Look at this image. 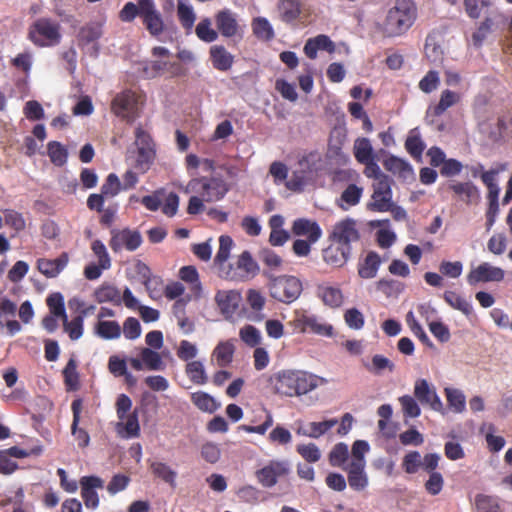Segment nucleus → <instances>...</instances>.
<instances>
[{
	"instance_id": "f257e3e1",
	"label": "nucleus",
	"mask_w": 512,
	"mask_h": 512,
	"mask_svg": "<svg viewBox=\"0 0 512 512\" xmlns=\"http://www.w3.org/2000/svg\"><path fill=\"white\" fill-rule=\"evenodd\" d=\"M134 136L135 140L126 152V161L132 168L145 173L155 160V144L150 134L140 125L135 128Z\"/></svg>"
},
{
	"instance_id": "f03ea898",
	"label": "nucleus",
	"mask_w": 512,
	"mask_h": 512,
	"mask_svg": "<svg viewBox=\"0 0 512 512\" xmlns=\"http://www.w3.org/2000/svg\"><path fill=\"white\" fill-rule=\"evenodd\" d=\"M277 393L293 397L307 394L319 385V378L301 371H282L272 379Z\"/></svg>"
},
{
	"instance_id": "7ed1b4c3",
	"label": "nucleus",
	"mask_w": 512,
	"mask_h": 512,
	"mask_svg": "<svg viewBox=\"0 0 512 512\" xmlns=\"http://www.w3.org/2000/svg\"><path fill=\"white\" fill-rule=\"evenodd\" d=\"M415 19L416 7L413 0H396L388 11L385 31L390 36L401 35L413 25Z\"/></svg>"
},
{
	"instance_id": "20e7f679",
	"label": "nucleus",
	"mask_w": 512,
	"mask_h": 512,
	"mask_svg": "<svg viewBox=\"0 0 512 512\" xmlns=\"http://www.w3.org/2000/svg\"><path fill=\"white\" fill-rule=\"evenodd\" d=\"M28 35L29 39L40 47L55 46L61 40L59 24L46 18L35 21L30 26Z\"/></svg>"
},
{
	"instance_id": "39448f33",
	"label": "nucleus",
	"mask_w": 512,
	"mask_h": 512,
	"mask_svg": "<svg viewBox=\"0 0 512 512\" xmlns=\"http://www.w3.org/2000/svg\"><path fill=\"white\" fill-rule=\"evenodd\" d=\"M302 283L294 276L273 277L270 280V295L283 303H292L302 292Z\"/></svg>"
},
{
	"instance_id": "423d86ee",
	"label": "nucleus",
	"mask_w": 512,
	"mask_h": 512,
	"mask_svg": "<svg viewBox=\"0 0 512 512\" xmlns=\"http://www.w3.org/2000/svg\"><path fill=\"white\" fill-rule=\"evenodd\" d=\"M186 190L200 194L206 202L221 200L228 191L226 183L221 178H195L192 179Z\"/></svg>"
},
{
	"instance_id": "0eeeda50",
	"label": "nucleus",
	"mask_w": 512,
	"mask_h": 512,
	"mask_svg": "<svg viewBox=\"0 0 512 512\" xmlns=\"http://www.w3.org/2000/svg\"><path fill=\"white\" fill-rule=\"evenodd\" d=\"M141 104L142 99L139 94L125 90L115 96L111 108L116 116L132 123L139 116Z\"/></svg>"
},
{
	"instance_id": "6e6552de",
	"label": "nucleus",
	"mask_w": 512,
	"mask_h": 512,
	"mask_svg": "<svg viewBox=\"0 0 512 512\" xmlns=\"http://www.w3.org/2000/svg\"><path fill=\"white\" fill-rule=\"evenodd\" d=\"M291 472L290 462L286 459H272L256 470L257 482L264 488H272Z\"/></svg>"
},
{
	"instance_id": "1a4fd4ad",
	"label": "nucleus",
	"mask_w": 512,
	"mask_h": 512,
	"mask_svg": "<svg viewBox=\"0 0 512 512\" xmlns=\"http://www.w3.org/2000/svg\"><path fill=\"white\" fill-rule=\"evenodd\" d=\"M290 324L299 332H312L317 335L331 337L333 335V326L323 322L315 315L304 311H296Z\"/></svg>"
},
{
	"instance_id": "9d476101",
	"label": "nucleus",
	"mask_w": 512,
	"mask_h": 512,
	"mask_svg": "<svg viewBox=\"0 0 512 512\" xmlns=\"http://www.w3.org/2000/svg\"><path fill=\"white\" fill-rule=\"evenodd\" d=\"M505 275L506 272L504 269L485 261L469 270L466 281L470 286L488 282L499 283L505 279Z\"/></svg>"
},
{
	"instance_id": "9b49d317",
	"label": "nucleus",
	"mask_w": 512,
	"mask_h": 512,
	"mask_svg": "<svg viewBox=\"0 0 512 512\" xmlns=\"http://www.w3.org/2000/svg\"><path fill=\"white\" fill-rule=\"evenodd\" d=\"M258 270L259 267L252 259L251 255L248 252H243L237 260L236 268H233L231 265L223 266L222 277L234 281H241L255 276Z\"/></svg>"
},
{
	"instance_id": "f8f14e48",
	"label": "nucleus",
	"mask_w": 512,
	"mask_h": 512,
	"mask_svg": "<svg viewBox=\"0 0 512 512\" xmlns=\"http://www.w3.org/2000/svg\"><path fill=\"white\" fill-rule=\"evenodd\" d=\"M138 4L139 16L143 19L146 29L153 36L161 34L164 23L160 12L156 9L154 0H138Z\"/></svg>"
},
{
	"instance_id": "ddd939ff",
	"label": "nucleus",
	"mask_w": 512,
	"mask_h": 512,
	"mask_svg": "<svg viewBox=\"0 0 512 512\" xmlns=\"http://www.w3.org/2000/svg\"><path fill=\"white\" fill-rule=\"evenodd\" d=\"M414 395L423 405H428L436 412L444 413V405L437 394L436 388L426 379L415 381Z\"/></svg>"
},
{
	"instance_id": "4468645a",
	"label": "nucleus",
	"mask_w": 512,
	"mask_h": 512,
	"mask_svg": "<svg viewBox=\"0 0 512 512\" xmlns=\"http://www.w3.org/2000/svg\"><path fill=\"white\" fill-rule=\"evenodd\" d=\"M393 206L389 180L373 183V194L367 208L377 212H387Z\"/></svg>"
},
{
	"instance_id": "2eb2a0df",
	"label": "nucleus",
	"mask_w": 512,
	"mask_h": 512,
	"mask_svg": "<svg viewBox=\"0 0 512 512\" xmlns=\"http://www.w3.org/2000/svg\"><path fill=\"white\" fill-rule=\"evenodd\" d=\"M142 243V237L138 231L123 229L112 230L109 245L114 252L122 249L128 251L136 250Z\"/></svg>"
},
{
	"instance_id": "dca6fc26",
	"label": "nucleus",
	"mask_w": 512,
	"mask_h": 512,
	"mask_svg": "<svg viewBox=\"0 0 512 512\" xmlns=\"http://www.w3.org/2000/svg\"><path fill=\"white\" fill-rule=\"evenodd\" d=\"M152 56L155 58L153 61L143 63V74L147 78H154L171 67L169 60L170 51L165 47H154L152 49Z\"/></svg>"
},
{
	"instance_id": "f3484780",
	"label": "nucleus",
	"mask_w": 512,
	"mask_h": 512,
	"mask_svg": "<svg viewBox=\"0 0 512 512\" xmlns=\"http://www.w3.org/2000/svg\"><path fill=\"white\" fill-rule=\"evenodd\" d=\"M360 234L357 228L356 221L346 218L337 222L332 230V240L343 246L350 247L351 243L359 240Z\"/></svg>"
},
{
	"instance_id": "a211bd4d",
	"label": "nucleus",
	"mask_w": 512,
	"mask_h": 512,
	"mask_svg": "<svg viewBox=\"0 0 512 512\" xmlns=\"http://www.w3.org/2000/svg\"><path fill=\"white\" fill-rule=\"evenodd\" d=\"M215 24L218 32L227 38H232L241 32L237 14L230 9H222L215 14Z\"/></svg>"
},
{
	"instance_id": "6ab92c4d",
	"label": "nucleus",
	"mask_w": 512,
	"mask_h": 512,
	"mask_svg": "<svg viewBox=\"0 0 512 512\" xmlns=\"http://www.w3.org/2000/svg\"><path fill=\"white\" fill-rule=\"evenodd\" d=\"M242 297L237 290H219L215 302L226 319H231L239 308Z\"/></svg>"
},
{
	"instance_id": "aec40b11",
	"label": "nucleus",
	"mask_w": 512,
	"mask_h": 512,
	"mask_svg": "<svg viewBox=\"0 0 512 512\" xmlns=\"http://www.w3.org/2000/svg\"><path fill=\"white\" fill-rule=\"evenodd\" d=\"M81 496L87 508L95 509L99 505L97 488H102L104 481L96 476H85L80 480Z\"/></svg>"
},
{
	"instance_id": "412c9836",
	"label": "nucleus",
	"mask_w": 512,
	"mask_h": 512,
	"mask_svg": "<svg viewBox=\"0 0 512 512\" xmlns=\"http://www.w3.org/2000/svg\"><path fill=\"white\" fill-rule=\"evenodd\" d=\"M311 178V169L308 157L302 158L290 178L286 181V187L293 192H302Z\"/></svg>"
},
{
	"instance_id": "4be33fe9",
	"label": "nucleus",
	"mask_w": 512,
	"mask_h": 512,
	"mask_svg": "<svg viewBox=\"0 0 512 512\" xmlns=\"http://www.w3.org/2000/svg\"><path fill=\"white\" fill-rule=\"evenodd\" d=\"M235 341L232 339L219 341L211 353V361L218 367L229 366L234 358Z\"/></svg>"
},
{
	"instance_id": "5701e85b",
	"label": "nucleus",
	"mask_w": 512,
	"mask_h": 512,
	"mask_svg": "<svg viewBox=\"0 0 512 512\" xmlns=\"http://www.w3.org/2000/svg\"><path fill=\"white\" fill-rule=\"evenodd\" d=\"M366 465L346 464L343 470L347 473L348 484L351 489L361 492L369 485V478L365 471Z\"/></svg>"
},
{
	"instance_id": "b1692460",
	"label": "nucleus",
	"mask_w": 512,
	"mask_h": 512,
	"mask_svg": "<svg viewBox=\"0 0 512 512\" xmlns=\"http://www.w3.org/2000/svg\"><path fill=\"white\" fill-rule=\"evenodd\" d=\"M337 423L338 421L336 419H329L322 422H310L308 424L298 421L296 423V433L301 436L317 439L333 428Z\"/></svg>"
},
{
	"instance_id": "393cba45",
	"label": "nucleus",
	"mask_w": 512,
	"mask_h": 512,
	"mask_svg": "<svg viewBox=\"0 0 512 512\" xmlns=\"http://www.w3.org/2000/svg\"><path fill=\"white\" fill-rule=\"evenodd\" d=\"M317 296L322 300L324 305L331 308L340 307L343 303V293L337 286L330 283H321L317 286Z\"/></svg>"
},
{
	"instance_id": "a878e982",
	"label": "nucleus",
	"mask_w": 512,
	"mask_h": 512,
	"mask_svg": "<svg viewBox=\"0 0 512 512\" xmlns=\"http://www.w3.org/2000/svg\"><path fill=\"white\" fill-rule=\"evenodd\" d=\"M292 231L297 236H306L310 243H316L322 235L321 228L315 221L304 218L294 221Z\"/></svg>"
},
{
	"instance_id": "bb28decb",
	"label": "nucleus",
	"mask_w": 512,
	"mask_h": 512,
	"mask_svg": "<svg viewBox=\"0 0 512 512\" xmlns=\"http://www.w3.org/2000/svg\"><path fill=\"white\" fill-rule=\"evenodd\" d=\"M449 188L466 204H477L480 201L479 189L472 182H454Z\"/></svg>"
},
{
	"instance_id": "cd10ccee",
	"label": "nucleus",
	"mask_w": 512,
	"mask_h": 512,
	"mask_svg": "<svg viewBox=\"0 0 512 512\" xmlns=\"http://www.w3.org/2000/svg\"><path fill=\"white\" fill-rule=\"evenodd\" d=\"M115 430L121 438L130 439L139 436L140 425L136 412L130 413L125 419H118Z\"/></svg>"
},
{
	"instance_id": "c85d7f7f",
	"label": "nucleus",
	"mask_w": 512,
	"mask_h": 512,
	"mask_svg": "<svg viewBox=\"0 0 512 512\" xmlns=\"http://www.w3.org/2000/svg\"><path fill=\"white\" fill-rule=\"evenodd\" d=\"M68 256L63 253L56 259H39L37 262L38 270L46 277H56L67 265Z\"/></svg>"
},
{
	"instance_id": "c756f323",
	"label": "nucleus",
	"mask_w": 512,
	"mask_h": 512,
	"mask_svg": "<svg viewBox=\"0 0 512 512\" xmlns=\"http://www.w3.org/2000/svg\"><path fill=\"white\" fill-rule=\"evenodd\" d=\"M210 58L214 68L220 71L229 70L234 62V56L222 45L210 47Z\"/></svg>"
},
{
	"instance_id": "7c9ffc66",
	"label": "nucleus",
	"mask_w": 512,
	"mask_h": 512,
	"mask_svg": "<svg viewBox=\"0 0 512 512\" xmlns=\"http://www.w3.org/2000/svg\"><path fill=\"white\" fill-rule=\"evenodd\" d=\"M460 100V95L451 90H444L440 95L439 103L433 107H429L426 113L427 118L440 116L448 108L452 107Z\"/></svg>"
},
{
	"instance_id": "2f4dec72",
	"label": "nucleus",
	"mask_w": 512,
	"mask_h": 512,
	"mask_svg": "<svg viewBox=\"0 0 512 512\" xmlns=\"http://www.w3.org/2000/svg\"><path fill=\"white\" fill-rule=\"evenodd\" d=\"M334 49V43L326 35H318L314 38H311L306 42L304 46L305 54L311 59L316 58L318 50H327L328 52H333Z\"/></svg>"
},
{
	"instance_id": "473e14b6",
	"label": "nucleus",
	"mask_w": 512,
	"mask_h": 512,
	"mask_svg": "<svg viewBox=\"0 0 512 512\" xmlns=\"http://www.w3.org/2000/svg\"><path fill=\"white\" fill-rule=\"evenodd\" d=\"M350 256V247L339 245L329 246L323 252V258L326 263L341 267L346 263Z\"/></svg>"
},
{
	"instance_id": "72a5a7b5",
	"label": "nucleus",
	"mask_w": 512,
	"mask_h": 512,
	"mask_svg": "<svg viewBox=\"0 0 512 512\" xmlns=\"http://www.w3.org/2000/svg\"><path fill=\"white\" fill-rule=\"evenodd\" d=\"M277 8L280 19L286 23L295 21L301 14L300 0H280Z\"/></svg>"
},
{
	"instance_id": "f704fd0d",
	"label": "nucleus",
	"mask_w": 512,
	"mask_h": 512,
	"mask_svg": "<svg viewBox=\"0 0 512 512\" xmlns=\"http://www.w3.org/2000/svg\"><path fill=\"white\" fill-rule=\"evenodd\" d=\"M384 167L394 175H397L403 179H408L413 176V169L411 165L405 160L390 156L384 161Z\"/></svg>"
},
{
	"instance_id": "c9c22d12",
	"label": "nucleus",
	"mask_w": 512,
	"mask_h": 512,
	"mask_svg": "<svg viewBox=\"0 0 512 512\" xmlns=\"http://www.w3.org/2000/svg\"><path fill=\"white\" fill-rule=\"evenodd\" d=\"M252 32L256 38L262 41H270L274 38L275 33L272 24L265 17H255L251 22Z\"/></svg>"
},
{
	"instance_id": "e433bc0d",
	"label": "nucleus",
	"mask_w": 512,
	"mask_h": 512,
	"mask_svg": "<svg viewBox=\"0 0 512 512\" xmlns=\"http://www.w3.org/2000/svg\"><path fill=\"white\" fill-rule=\"evenodd\" d=\"M445 302L453 309L462 312L466 316H470L473 312L471 303L459 293L448 290L443 294Z\"/></svg>"
},
{
	"instance_id": "4c0bfd02",
	"label": "nucleus",
	"mask_w": 512,
	"mask_h": 512,
	"mask_svg": "<svg viewBox=\"0 0 512 512\" xmlns=\"http://www.w3.org/2000/svg\"><path fill=\"white\" fill-rule=\"evenodd\" d=\"M152 474L169 484L171 487L176 486L177 472L173 470L168 464L162 461H153L150 464Z\"/></svg>"
},
{
	"instance_id": "58836bf2",
	"label": "nucleus",
	"mask_w": 512,
	"mask_h": 512,
	"mask_svg": "<svg viewBox=\"0 0 512 512\" xmlns=\"http://www.w3.org/2000/svg\"><path fill=\"white\" fill-rule=\"evenodd\" d=\"M139 355L143 360L145 368L150 371H160L164 369V362L159 352L148 347L139 349Z\"/></svg>"
},
{
	"instance_id": "ea45409f",
	"label": "nucleus",
	"mask_w": 512,
	"mask_h": 512,
	"mask_svg": "<svg viewBox=\"0 0 512 512\" xmlns=\"http://www.w3.org/2000/svg\"><path fill=\"white\" fill-rule=\"evenodd\" d=\"M247 302L250 308L253 310L248 316V318L252 321L263 320L264 315L262 314L261 311L265 305L264 296L256 290H249L247 294Z\"/></svg>"
},
{
	"instance_id": "a19ab883",
	"label": "nucleus",
	"mask_w": 512,
	"mask_h": 512,
	"mask_svg": "<svg viewBox=\"0 0 512 512\" xmlns=\"http://www.w3.org/2000/svg\"><path fill=\"white\" fill-rule=\"evenodd\" d=\"M186 303H187V301L184 299L177 300L173 306V313L177 319V324H178L179 328L181 329V331L184 334L188 335L194 331V324L185 315Z\"/></svg>"
},
{
	"instance_id": "79ce46f5",
	"label": "nucleus",
	"mask_w": 512,
	"mask_h": 512,
	"mask_svg": "<svg viewBox=\"0 0 512 512\" xmlns=\"http://www.w3.org/2000/svg\"><path fill=\"white\" fill-rule=\"evenodd\" d=\"M444 392L448 405L454 413L460 414L466 410V397L461 390L457 388L446 387Z\"/></svg>"
},
{
	"instance_id": "37998d69",
	"label": "nucleus",
	"mask_w": 512,
	"mask_h": 512,
	"mask_svg": "<svg viewBox=\"0 0 512 512\" xmlns=\"http://www.w3.org/2000/svg\"><path fill=\"white\" fill-rule=\"evenodd\" d=\"M363 189L350 184L341 194L340 199L338 200V205L343 210H348L350 207L355 206L359 203L360 198L362 196Z\"/></svg>"
},
{
	"instance_id": "c03bdc74",
	"label": "nucleus",
	"mask_w": 512,
	"mask_h": 512,
	"mask_svg": "<svg viewBox=\"0 0 512 512\" xmlns=\"http://www.w3.org/2000/svg\"><path fill=\"white\" fill-rule=\"evenodd\" d=\"M177 14L181 25L190 30L194 26L196 14L187 0H178Z\"/></svg>"
},
{
	"instance_id": "a18cd8bd",
	"label": "nucleus",
	"mask_w": 512,
	"mask_h": 512,
	"mask_svg": "<svg viewBox=\"0 0 512 512\" xmlns=\"http://www.w3.org/2000/svg\"><path fill=\"white\" fill-rule=\"evenodd\" d=\"M353 152L359 163L369 162L374 159V151L371 142L367 138H358L354 142Z\"/></svg>"
},
{
	"instance_id": "49530a36",
	"label": "nucleus",
	"mask_w": 512,
	"mask_h": 512,
	"mask_svg": "<svg viewBox=\"0 0 512 512\" xmlns=\"http://www.w3.org/2000/svg\"><path fill=\"white\" fill-rule=\"evenodd\" d=\"M187 377L196 385H204L207 380V374L201 361H189L185 366Z\"/></svg>"
},
{
	"instance_id": "de8ad7c7",
	"label": "nucleus",
	"mask_w": 512,
	"mask_h": 512,
	"mask_svg": "<svg viewBox=\"0 0 512 512\" xmlns=\"http://www.w3.org/2000/svg\"><path fill=\"white\" fill-rule=\"evenodd\" d=\"M380 263V257L376 253L370 252L359 267L358 273L360 277L365 279L374 278L378 272Z\"/></svg>"
},
{
	"instance_id": "09e8293b",
	"label": "nucleus",
	"mask_w": 512,
	"mask_h": 512,
	"mask_svg": "<svg viewBox=\"0 0 512 512\" xmlns=\"http://www.w3.org/2000/svg\"><path fill=\"white\" fill-rule=\"evenodd\" d=\"M328 458L331 466L343 469L350 461L348 445L345 443L336 444L330 451Z\"/></svg>"
},
{
	"instance_id": "8fccbe9b",
	"label": "nucleus",
	"mask_w": 512,
	"mask_h": 512,
	"mask_svg": "<svg viewBox=\"0 0 512 512\" xmlns=\"http://www.w3.org/2000/svg\"><path fill=\"white\" fill-rule=\"evenodd\" d=\"M96 334L103 339H117L121 335V327L116 321L99 320Z\"/></svg>"
},
{
	"instance_id": "3c124183",
	"label": "nucleus",
	"mask_w": 512,
	"mask_h": 512,
	"mask_svg": "<svg viewBox=\"0 0 512 512\" xmlns=\"http://www.w3.org/2000/svg\"><path fill=\"white\" fill-rule=\"evenodd\" d=\"M195 33L197 37L207 43L217 40L218 30L212 28V22L209 18H203L196 26Z\"/></svg>"
},
{
	"instance_id": "603ef678",
	"label": "nucleus",
	"mask_w": 512,
	"mask_h": 512,
	"mask_svg": "<svg viewBox=\"0 0 512 512\" xmlns=\"http://www.w3.org/2000/svg\"><path fill=\"white\" fill-rule=\"evenodd\" d=\"M233 241L229 236L222 235L219 238V249L215 257V261L219 266V273L222 276V268L224 265H229L227 259L229 258Z\"/></svg>"
},
{
	"instance_id": "864d4df0",
	"label": "nucleus",
	"mask_w": 512,
	"mask_h": 512,
	"mask_svg": "<svg viewBox=\"0 0 512 512\" xmlns=\"http://www.w3.org/2000/svg\"><path fill=\"white\" fill-rule=\"evenodd\" d=\"M48 156L56 166H63L68 157L66 148L57 141H51L47 145Z\"/></svg>"
},
{
	"instance_id": "5fc2aeb1",
	"label": "nucleus",
	"mask_w": 512,
	"mask_h": 512,
	"mask_svg": "<svg viewBox=\"0 0 512 512\" xmlns=\"http://www.w3.org/2000/svg\"><path fill=\"white\" fill-rule=\"evenodd\" d=\"M191 400L195 406L205 412H214L218 408V404L212 396L199 391L191 395Z\"/></svg>"
},
{
	"instance_id": "6e6d98bb",
	"label": "nucleus",
	"mask_w": 512,
	"mask_h": 512,
	"mask_svg": "<svg viewBox=\"0 0 512 512\" xmlns=\"http://www.w3.org/2000/svg\"><path fill=\"white\" fill-rule=\"evenodd\" d=\"M5 224L11 227L15 232H21L26 227V221L23 215L13 209L3 210Z\"/></svg>"
},
{
	"instance_id": "4d7b16f0",
	"label": "nucleus",
	"mask_w": 512,
	"mask_h": 512,
	"mask_svg": "<svg viewBox=\"0 0 512 512\" xmlns=\"http://www.w3.org/2000/svg\"><path fill=\"white\" fill-rule=\"evenodd\" d=\"M369 444L364 440H357L351 449V459L347 464L366 465L365 455L369 452Z\"/></svg>"
},
{
	"instance_id": "13d9d810",
	"label": "nucleus",
	"mask_w": 512,
	"mask_h": 512,
	"mask_svg": "<svg viewBox=\"0 0 512 512\" xmlns=\"http://www.w3.org/2000/svg\"><path fill=\"white\" fill-rule=\"evenodd\" d=\"M296 451L309 463H315L321 458V451L314 443L299 444Z\"/></svg>"
},
{
	"instance_id": "bf43d9fd",
	"label": "nucleus",
	"mask_w": 512,
	"mask_h": 512,
	"mask_svg": "<svg viewBox=\"0 0 512 512\" xmlns=\"http://www.w3.org/2000/svg\"><path fill=\"white\" fill-rule=\"evenodd\" d=\"M47 305L50 309V314L59 316L61 320L66 321V312L64 307V298L60 293H53L47 298Z\"/></svg>"
},
{
	"instance_id": "052dcab7",
	"label": "nucleus",
	"mask_w": 512,
	"mask_h": 512,
	"mask_svg": "<svg viewBox=\"0 0 512 512\" xmlns=\"http://www.w3.org/2000/svg\"><path fill=\"white\" fill-rule=\"evenodd\" d=\"M64 330L68 333L69 337L72 340H78L83 335V316L79 315L75 317L72 321H68V317L66 316V321L62 320Z\"/></svg>"
},
{
	"instance_id": "680f3d73",
	"label": "nucleus",
	"mask_w": 512,
	"mask_h": 512,
	"mask_svg": "<svg viewBox=\"0 0 512 512\" xmlns=\"http://www.w3.org/2000/svg\"><path fill=\"white\" fill-rule=\"evenodd\" d=\"M239 336L245 344L251 347L257 346L262 340L260 331L251 325H246L241 328Z\"/></svg>"
},
{
	"instance_id": "e2e57ef3",
	"label": "nucleus",
	"mask_w": 512,
	"mask_h": 512,
	"mask_svg": "<svg viewBox=\"0 0 512 512\" xmlns=\"http://www.w3.org/2000/svg\"><path fill=\"white\" fill-rule=\"evenodd\" d=\"M91 250L98 259L97 264H100L104 269H109L111 267V258L102 241L94 240L91 244Z\"/></svg>"
},
{
	"instance_id": "0e129e2a",
	"label": "nucleus",
	"mask_w": 512,
	"mask_h": 512,
	"mask_svg": "<svg viewBox=\"0 0 512 512\" xmlns=\"http://www.w3.org/2000/svg\"><path fill=\"white\" fill-rule=\"evenodd\" d=\"M490 5L491 0H464L465 12L472 19H478L483 9Z\"/></svg>"
},
{
	"instance_id": "69168bd1",
	"label": "nucleus",
	"mask_w": 512,
	"mask_h": 512,
	"mask_svg": "<svg viewBox=\"0 0 512 512\" xmlns=\"http://www.w3.org/2000/svg\"><path fill=\"white\" fill-rule=\"evenodd\" d=\"M402 411L405 416L410 418H416L420 416L421 409L415 398L410 395H404L399 398Z\"/></svg>"
},
{
	"instance_id": "338daca9",
	"label": "nucleus",
	"mask_w": 512,
	"mask_h": 512,
	"mask_svg": "<svg viewBox=\"0 0 512 512\" xmlns=\"http://www.w3.org/2000/svg\"><path fill=\"white\" fill-rule=\"evenodd\" d=\"M405 147L414 157H420L423 153L425 145L416 130L410 132V135L405 142Z\"/></svg>"
},
{
	"instance_id": "774afa93",
	"label": "nucleus",
	"mask_w": 512,
	"mask_h": 512,
	"mask_svg": "<svg viewBox=\"0 0 512 512\" xmlns=\"http://www.w3.org/2000/svg\"><path fill=\"white\" fill-rule=\"evenodd\" d=\"M489 252L494 255H502L507 249V237L504 233H496L487 242Z\"/></svg>"
}]
</instances>
